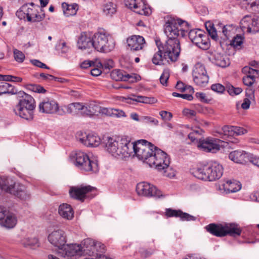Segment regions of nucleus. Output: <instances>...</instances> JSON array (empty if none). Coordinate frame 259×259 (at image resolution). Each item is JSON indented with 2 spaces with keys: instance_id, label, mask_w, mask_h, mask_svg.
<instances>
[{
  "instance_id": "18",
  "label": "nucleus",
  "mask_w": 259,
  "mask_h": 259,
  "mask_svg": "<svg viewBox=\"0 0 259 259\" xmlns=\"http://www.w3.org/2000/svg\"><path fill=\"white\" fill-rule=\"evenodd\" d=\"M95 189L91 186L73 187L70 188L69 194L72 198L83 202L85 198L90 197L89 193Z\"/></svg>"
},
{
  "instance_id": "46",
  "label": "nucleus",
  "mask_w": 259,
  "mask_h": 259,
  "mask_svg": "<svg viewBox=\"0 0 259 259\" xmlns=\"http://www.w3.org/2000/svg\"><path fill=\"white\" fill-rule=\"evenodd\" d=\"M56 50L62 54H66L68 52L69 47L67 46L64 41H59L56 46Z\"/></svg>"
},
{
  "instance_id": "11",
  "label": "nucleus",
  "mask_w": 259,
  "mask_h": 259,
  "mask_svg": "<svg viewBox=\"0 0 259 259\" xmlns=\"http://www.w3.org/2000/svg\"><path fill=\"white\" fill-rule=\"evenodd\" d=\"M136 191L139 195L153 197L156 198H163L164 195L155 186L145 182L137 185Z\"/></svg>"
},
{
  "instance_id": "1",
  "label": "nucleus",
  "mask_w": 259,
  "mask_h": 259,
  "mask_svg": "<svg viewBox=\"0 0 259 259\" xmlns=\"http://www.w3.org/2000/svg\"><path fill=\"white\" fill-rule=\"evenodd\" d=\"M133 153L140 160H143L150 167L154 166L158 170L167 169L170 163L169 158L166 153L145 140L133 143L132 154ZM164 175L171 177L166 173V170L164 171Z\"/></svg>"
},
{
  "instance_id": "4",
  "label": "nucleus",
  "mask_w": 259,
  "mask_h": 259,
  "mask_svg": "<svg viewBox=\"0 0 259 259\" xmlns=\"http://www.w3.org/2000/svg\"><path fill=\"white\" fill-rule=\"evenodd\" d=\"M70 158L74 162V165L81 170L96 172L99 170V166L96 160L89 158L88 155L81 151L73 152Z\"/></svg>"
},
{
  "instance_id": "47",
  "label": "nucleus",
  "mask_w": 259,
  "mask_h": 259,
  "mask_svg": "<svg viewBox=\"0 0 259 259\" xmlns=\"http://www.w3.org/2000/svg\"><path fill=\"white\" fill-rule=\"evenodd\" d=\"M233 126H224L220 131L218 132L220 135H223L228 137L234 136Z\"/></svg>"
},
{
  "instance_id": "44",
  "label": "nucleus",
  "mask_w": 259,
  "mask_h": 259,
  "mask_svg": "<svg viewBox=\"0 0 259 259\" xmlns=\"http://www.w3.org/2000/svg\"><path fill=\"white\" fill-rule=\"evenodd\" d=\"M103 12L106 15L112 16L116 12V6L112 3H107L104 6Z\"/></svg>"
},
{
  "instance_id": "6",
  "label": "nucleus",
  "mask_w": 259,
  "mask_h": 259,
  "mask_svg": "<svg viewBox=\"0 0 259 259\" xmlns=\"http://www.w3.org/2000/svg\"><path fill=\"white\" fill-rule=\"evenodd\" d=\"M93 48L102 53H108L112 51L115 42L110 34L105 30L101 29L93 36Z\"/></svg>"
},
{
  "instance_id": "48",
  "label": "nucleus",
  "mask_w": 259,
  "mask_h": 259,
  "mask_svg": "<svg viewBox=\"0 0 259 259\" xmlns=\"http://www.w3.org/2000/svg\"><path fill=\"white\" fill-rule=\"evenodd\" d=\"M140 121L149 124L151 125H157L158 124V121L155 118L150 116H143L140 117Z\"/></svg>"
},
{
  "instance_id": "7",
  "label": "nucleus",
  "mask_w": 259,
  "mask_h": 259,
  "mask_svg": "<svg viewBox=\"0 0 259 259\" xmlns=\"http://www.w3.org/2000/svg\"><path fill=\"white\" fill-rule=\"evenodd\" d=\"M205 229L210 234L217 237H222L229 235L232 236L240 235L241 230L238 225L233 223L210 224Z\"/></svg>"
},
{
  "instance_id": "64",
  "label": "nucleus",
  "mask_w": 259,
  "mask_h": 259,
  "mask_svg": "<svg viewBox=\"0 0 259 259\" xmlns=\"http://www.w3.org/2000/svg\"><path fill=\"white\" fill-rule=\"evenodd\" d=\"M32 64L34 66L38 67L41 68L49 69V68L44 63L40 62L38 60H32L31 61Z\"/></svg>"
},
{
  "instance_id": "9",
  "label": "nucleus",
  "mask_w": 259,
  "mask_h": 259,
  "mask_svg": "<svg viewBox=\"0 0 259 259\" xmlns=\"http://www.w3.org/2000/svg\"><path fill=\"white\" fill-rule=\"evenodd\" d=\"M16 15L21 20L26 19L30 22L42 21L45 15L42 12H38L35 8H31L28 5H23L16 13Z\"/></svg>"
},
{
  "instance_id": "42",
  "label": "nucleus",
  "mask_w": 259,
  "mask_h": 259,
  "mask_svg": "<svg viewBox=\"0 0 259 259\" xmlns=\"http://www.w3.org/2000/svg\"><path fill=\"white\" fill-rule=\"evenodd\" d=\"M93 66L96 67L91 70V74L95 76L100 75L102 72V69H103L102 62L99 59H96Z\"/></svg>"
},
{
  "instance_id": "53",
  "label": "nucleus",
  "mask_w": 259,
  "mask_h": 259,
  "mask_svg": "<svg viewBox=\"0 0 259 259\" xmlns=\"http://www.w3.org/2000/svg\"><path fill=\"white\" fill-rule=\"evenodd\" d=\"M228 93L231 95H237L241 93L242 90L240 88H235L232 85H229L227 87Z\"/></svg>"
},
{
  "instance_id": "37",
  "label": "nucleus",
  "mask_w": 259,
  "mask_h": 259,
  "mask_svg": "<svg viewBox=\"0 0 259 259\" xmlns=\"http://www.w3.org/2000/svg\"><path fill=\"white\" fill-rule=\"evenodd\" d=\"M62 7L64 14L66 17L75 15L78 8V5L76 4L68 5L65 3L62 4Z\"/></svg>"
},
{
  "instance_id": "41",
  "label": "nucleus",
  "mask_w": 259,
  "mask_h": 259,
  "mask_svg": "<svg viewBox=\"0 0 259 259\" xmlns=\"http://www.w3.org/2000/svg\"><path fill=\"white\" fill-rule=\"evenodd\" d=\"M235 31V26L233 25H227L223 26L222 28V33L224 35V39H229Z\"/></svg>"
},
{
  "instance_id": "23",
  "label": "nucleus",
  "mask_w": 259,
  "mask_h": 259,
  "mask_svg": "<svg viewBox=\"0 0 259 259\" xmlns=\"http://www.w3.org/2000/svg\"><path fill=\"white\" fill-rule=\"evenodd\" d=\"M78 140L87 147H97L101 143L100 138L93 134L82 135V137L78 138Z\"/></svg>"
},
{
  "instance_id": "56",
  "label": "nucleus",
  "mask_w": 259,
  "mask_h": 259,
  "mask_svg": "<svg viewBox=\"0 0 259 259\" xmlns=\"http://www.w3.org/2000/svg\"><path fill=\"white\" fill-rule=\"evenodd\" d=\"M159 115L161 118L164 121H170L172 117V113L166 111H160Z\"/></svg>"
},
{
  "instance_id": "14",
  "label": "nucleus",
  "mask_w": 259,
  "mask_h": 259,
  "mask_svg": "<svg viewBox=\"0 0 259 259\" xmlns=\"http://www.w3.org/2000/svg\"><path fill=\"white\" fill-rule=\"evenodd\" d=\"M192 75L194 81L201 87L205 86L208 82L209 77L203 64L200 63H196L194 66Z\"/></svg>"
},
{
  "instance_id": "12",
  "label": "nucleus",
  "mask_w": 259,
  "mask_h": 259,
  "mask_svg": "<svg viewBox=\"0 0 259 259\" xmlns=\"http://www.w3.org/2000/svg\"><path fill=\"white\" fill-rule=\"evenodd\" d=\"M58 254L68 259L85 254L84 245L76 244H65L63 247L58 250Z\"/></svg>"
},
{
  "instance_id": "33",
  "label": "nucleus",
  "mask_w": 259,
  "mask_h": 259,
  "mask_svg": "<svg viewBox=\"0 0 259 259\" xmlns=\"http://www.w3.org/2000/svg\"><path fill=\"white\" fill-rule=\"evenodd\" d=\"M111 77L116 81H128L132 77V75L126 73L123 70L115 69L110 74Z\"/></svg>"
},
{
  "instance_id": "24",
  "label": "nucleus",
  "mask_w": 259,
  "mask_h": 259,
  "mask_svg": "<svg viewBox=\"0 0 259 259\" xmlns=\"http://www.w3.org/2000/svg\"><path fill=\"white\" fill-rule=\"evenodd\" d=\"M128 47L133 51H139L143 48L145 41L143 37L133 35L127 39Z\"/></svg>"
},
{
  "instance_id": "8",
  "label": "nucleus",
  "mask_w": 259,
  "mask_h": 259,
  "mask_svg": "<svg viewBox=\"0 0 259 259\" xmlns=\"http://www.w3.org/2000/svg\"><path fill=\"white\" fill-rule=\"evenodd\" d=\"M158 50L162 51L164 58L167 57L171 62H175L180 55L181 48L178 38H168L164 44H161L159 41L156 40Z\"/></svg>"
},
{
  "instance_id": "13",
  "label": "nucleus",
  "mask_w": 259,
  "mask_h": 259,
  "mask_svg": "<svg viewBox=\"0 0 259 259\" xmlns=\"http://www.w3.org/2000/svg\"><path fill=\"white\" fill-rule=\"evenodd\" d=\"M39 111L40 112L46 114L57 113L63 115L65 111L63 109H60L58 103L53 99H45L39 103Z\"/></svg>"
},
{
  "instance_id": "30",
  "label": "nucleus",
  "mask_w": 259,
  "mask_h": 259,
  "mask_svg": "<svg viewBox=\"0 0 259 259\" xmlns=\"http://www.w3.org/2000/svg\"><path fill=\"white\" fill-rule=\"evenodd\" d=\"M93 37L88 36L84 33H81L77 41V47L80 50H85L93 48Z\"/></svg>"
},
{
  "instance_id": "32",
  "label": "nucleus",
  "mask_w": 259,
  "mask_h": 259,
  "mask_svg": "<svg viewBox=\"0 0 259 259\" xmlns=\"http://www.w3.org/2000/svg\"><path fill=\"white\" fill-rule=\"evenodd\" d=\"M246 153L244 151L235 150L231 152L229 154V157L232 161L236 163H243L246 161Z\"/></svg>"
},
{
  "instance_id": "55",
  "label": "nucleus",
  "mask_w": 259,
  "mask_h": 259,
  "mask_svg": "<svg viewBox=\"0 0 259 259\" xmlns=\"http://www.w3.org/2000/svg\"><path fill=\"white\" fill-rule=\"evenodd\" d=\"M241 2H244L243 4L244 5H250L251 8L252 10L255 12H259V1L258 2H254L252 3H250L248 2V0H241Z\"/></svg>"
},
{
  "instance_id": "58",
  "label": "nucleus",
  "mask_w": 259,
  "mask_h": 259,
  "mask_svg": "<svg viewBox=\"0 0 259 259\" xmlns=\"http://www.w3.org/2000/svg\"><path fill=\"white\" fill-rule=\"evenodd\" d=\"M255 77H252L251 76H247L243 78V82L244 84L247 86H251L254 81Z\"/></svg>"
},
{
  "instance_id": "28",
  "label": "nucleus",
  "mask_w": 259,
  "mask_h": 259,
  "mask_svg": "<svg viewBox=\"0 0 259 259\" xmlns=\"http://www.w3.org/2000/svg\"><path fill=\"white\" fill-rule=\"evenodd\" d=\"M222 188L227 193H234L239 191L241 188V184L235 180H228L221 185Z\"/></svg>"
},
{
  "instance_id": "35",
  "label": "nucleus",
  "mask_w": 259,
  "mask_h": 259,
  "mask_svg": "<svg viewBox=\"0 0 259 259\" xmlns=\"http://www.w3.org/2000/svg\"><path fill=\"white\" fill-rule=\"evenodd\" d=\"M200 35L199 37L195 39V41L193 42L198 47L205 50L208 49L210 46V43L209 41V38L205 33L203 32V34Z\"/></svg>"
},
{
  "instance_id": "43",
  "label": "nucleus",
  "mask_w": 259,
  "mask_h": 259,
  "mask_svg": "<svg viewBox=\"0 0 259 259\" xmlns=\"http://www.w3.org/2000/svg\"><path fill=\"white\" fill-rule=\"evenodd\" d=\"M133 100L137 102L145 104H153L157 102V100L153 97H148L145 96H137L133 99Z\"/></svg>"
},
{
  "instance_id": "40",
  "label": "nucleus",
  "mask_w": 259,
  "mask_h": 259,
  "mask_svg": "<svg viewBox=\"0 0 259 259\" xmlns=\"http://www.w3.org/2000/svg\"><path fill=\"white\" fill-rule=\"evenodd\" d=\"M162 51H160L158 50V51L154 55L152 58V61L153 64L160 65L164 64L165 61L168 62V60H167L168 58L167 57L164 58V54L162 56Z\"/></svg>"
},
{
  "instance_id": "49",
  "label": "nucleus",
  "mask_w": 259,
  "mask_h": 259,
  "mask_svg": "<svg viewBox=\"0 0 259 259\" xmlns=\"http://www.w3.org/2000/svg\"><path fill=\"white\" fill-rule=\"evenodd\" d=\"M202 34H203V31L200 29H192L189 32V37L193 43L197 38L202 35Z\"/></svg>"
},
{
  "instance_id": "3",
  "label": "nucleus",
  "mask_w": 259,
  "mask_h": 259,
  "mask_svg": "<svg viewBox=\"0 0 259 259\" xmlns=\"http://www.w3.org/2000/svg\"><path fill=\"white\" fill-rule=\"evenodd\" d=\"M189 30V24L185 21L169 17L164 25V33L168 38H178L179 35L184 36Z\"/></svg>"
},
{
  "instance_id": "2",
  "label": "nucleus",
  "mask_w": 259,
  "mask_h": 259,
  "mask_svg": "<svg viewBox=\"0 0 259 259\" xmlns=\"http://www.w3.org/2000/svg\"><path fill=\"white\" fill-rule=\"evenodd\" d=\"M18 93L21 99L14 109L15 114L26 120L32 119L35 107L34 99L31 96L24 92L20 91Z\"/></svg>"
},
{
  "instance_id": "10",
  "label": "nucleus",
  "mask_w": 259,
  "mask_h": 259,
  "mask_svg": "<svg viewBox=\"0 0 259 259\" xmlns=\"http://www.w3.org/2000/svg\"><path fill=\"white\" fill-rule=\"evenodd\" d=\"M82 245H84L85 254L95 256L99 259V256H105L103 254L105 251V245L101 242H95L91 238H87L82 241Z\"/></svg>"
},
{
  "instance_id": "22",
  "label": "nucleus",
  "mask_w": 259,
  "mask_h": 259,
  "mask_svg": "<svg viewBox=\"0 0 259 259\" xmlns=\"http://www.w3.org/2000/svg\"><path fill=\"white\" fill-rule=\"evenodd\" d=\"M207 166V181H215L221 178L223 174V167L220 163L216 161H211Z\"/></svg>"
},
{
  "instance_id": "29",
  "label": "nucleus",
  "mask_w": 259,
  "mask_h": 259,
  "mask_svg": "<svg viewBox=\"0 0 259 259\" xmlns=\"http://www.w3.org/2000/svg\"><path fill=\"white\" fill-rule=\"evenodd\" d=\"M59 213L63 218L70 220L74 217V211L71 206L66 203L60 205L58 210Z\"/></svg>"
},
{
  "instance_id": "57",
  "label": "nucleus",
  "mask_w": 259,
  "mask_h": 259,
  "mask_svg": "<svg viewBox=\"0 0 259 259\" xmlns=\"http://www.w3.org/2000/svg\"><path fill=\"white\" fill-rule=\"evenodd\" d=\"M211 89L212 91L219 93H223L225 90V87L220 83L212 84L211 87Z\"/></svg>"
},
{
  "instance_id": "60",
  "label": "nucleus",
  "mask_w": 259,
  "mask_h": 259,
  "mask_svg": "<svg viewBox=\"0 0 259 259\" xmlns=\"http://www.w3.org/2000/svg\"><path fill=\"white\" fill-rule=\"evenodd\" d=\"M112 116L116 117H125L126 115L125 112L120 109L113 108L112 109Z\"/></svg>"
},
{
  "instance_id": "52",
  "label": "nucleus",
  "mask_w": 259,
  "mask_h": 259,
  "mask_svg": "<svg viewBox=\"0 0 259 259\" xmlns=\"http://www.w3.org/2000/svg\"><path fill=\"white\" fill-rule=\"evenodd\" d=\"M243 43V38L241 35H237L234 37L231 41V45L236 48H240Z\"/></svg>"
},
{
  "instance_id": "36",
  "label": "nucleus",
  "mask_w": 259,
  "mask_h": 259,
  "mask_svg": "<svg viewBox=\"0 0 259 259\" xmlns=\"http://www.w3.org/2000/svg\"><path fill=\"white\" fill-rule=\"evenodd\" d=\"M83 107V103H82L76 102L69 104L64 107V109L66 110L65 113L75 114L78 112H80L82 114Z\"/></svg>"
},
{
  "instance_id": "63",
  "label": "nucleus",
  "mask_w": 259,
  "mask_h": 259,
  "mask_svg": "<svg viewBox=\"0 0 259 259\" xmlns=\"http://www.w3.org/2000/svg\"><path fill=\"white\" fill-rule=\"evenodd\" d=\"M183 113L184 115L189 117H193L196 115V112L195 111L188 108H185L183 110Z\"/></svg>"
},
{
  "instance_id": "16",
  "label": "nucleus",
  "mask_w": 259,
  "mask_h": 259,
  "mask_svg": "<svg viewBox=\"0 0 259 259\" xmlns=\"http://www.w3.org/2000/svg\"><path fill=\"white\" fill-rule=\"evenodd\" d=\"M124 4L126 7L137 14L148 16L151 13V10L143 0H124Z\"/></svg>"
},
{
  "instance_id": "45",
  "label": "nucleus",
  "mask_w": 259,
  "mask_h": 259,
  "mask_svg": "<svg viewBox=\"0 0 259 259\" xmlns=\"http://www.w3.org/2000/svg\"><path fill=\"white\" fill-rule=\"evenodd\" d=\"M242 72L247 76L257 77L258 76V70L256 69L251 68L250 66H245L242 69Z\"/></svg>"
},
{
  "instance_id": "19",
  "label": "nucleus",
  "mask_w": 259,
  "mask_h": 259,
  "mask_svg": "<svg viewBox=\"0 0 259 259\" xmlns=\"http://www.w3.org/2000/svg\"><path fill=\"white\" fill-rule=\"evenodd\" d=\"M241 27L247 29V31L255 33L259 31V17L254 16L251 17L245 16L240 22Z\"/></svg>"
},
{
  "instance_id": "50",
  "label": "nucleus",
  "mask_w": 259,
  "mask_h": 259,
  "mask_svg": "<svg viewBox=\"0 0 259 259\" xmlns=\"http://www.w3.org/2000/svg\"><path fill=\"white\" fill-rule=\"evenodd\" d=\"M169 77V70L168 69H164L160 77V82L163 85H167V81Z\"/></svg>"
},
{
  "instance_id": "61",
  "label": "nucleus",
  "mask_w": 259,
  "mask_h": 259,
  "mask_svg": "<svg viewBox=\"0 0 259 259\" xmlns=\"http://www.w3.org/2000/svg\"><path fill=\"white\" fill-rule=\"evenodd\" d=\"M103 68L110 69L114 67V62L112 60L108 59L104 60L102 62Z\"/></svg>"
},
{
  "instance_id": "39",
  "label": "nucleus",
  "mask_w": 259,
  "mask_h": 259,
  "mask_svg": "<svg viewBox=\"0 0 259 259\" xmlns=\"http://www.w3.org/2000/svg\"><path fill=\"white\" fill-rule=\"evenodd\" d=\"M21 243L24 246L31 248L38 247L39 245L38 240L36 237L25 238L22 240Z\"/></svg>"
},
{
  "instance_id": "62",
  "label": "nucleus",
  "mask_w": 259,
  "mask_h": 259,
  "mask_svg": "<svg viewBox=\"0 0 259 259\" xmlns=\"http://www.w3.org/2000/svg\"><path fill=\"white\" fill-rule=\"evenodd\" d=\"M112 109L113 108L101 107L100 106L99 113H101L102 114H104L107 116H112L113 113Z\"/></svg>"
},
{
  "instance_id": "26",
  "label": "nucleus",
  "mask_w": 259,
  "mask_h": 259,
  "mask_svg": "<svg viewBox=\"0 0 259 259\" xmlns=\"http://www.w3.org/2000/svg\"><path fill=\"white\" fill-rule=\"evenodd\" d=\"M82 115L89 117L98 115L100 112V106L94 102L83 103Z\"/></svg>"
},
{
  "instance_id": "15",
  "label": "nucleus",
  "mask_w": 259,
  "mask_h": 259,
  "mask_svg": "<svg viewBox=\"0 0 259 259\" xmlns=\"http://www.w3.org/2000/svg\"><path fill=\"white\" fill-rule=\"evenodd\" d=\"M117 149L118 158L129 157L132 154L133 142H131L128 138L122 137L120 138Z\"/></svg>"
},
{
  "instance_id": "5",
  "label": "nucleus",
  "mask_w": 259,
  "mask_h": 259,
  "mask_svg": "<svg viewBox=\"0 0 259 259\" xmlns=\"http://www.w3.org/2000/svg\"><path fill=\"white\" fill-rule=\"evenodd\" d=\"M3 190L22 200H26L30 198V192L25 185L12 182L10 183L8 179L0 177V194Z\"/></svg>"
},
{
  "instance_id": "38",
  "label": "nucleus",
  "mask_w": 259,
  "mask_h": 259,
  "mask_svg": "<svg viewBox=\"0 0 259 259\" xmlns=\"http://www.w3.org/2000/svg\"><path fill=\"white\" fill-rule=\"evenodd\" d=\"M18 91L11 84L6 82H0V96L3 94H16Z\"/></svg>"
},
{
  "instance_id": "34",
  "label": "nucleus",
  "mask_w": 259,
  "mask_h": 259,
  "mask_svg": "<svg viewBox=\"0 0 259 259\" xmlns=\"http://www.w3.org/2000/svg\"><path fill=\"white\" fill-rule=\"evenodd\" d=\"M17 219L15 215L8 212L2 221H0V224L7 228H12L17 224Z\"/></svg>"
},
{
  "instance_id": "27",
  "label": "nucleus",
  "mask_w": 259,
  "mask_h": 259,
  "mask_svg": "<svg viewBox=\"0 0 259 259\" xmlns=\"http://www.w3.org/2000/svg\"><path fill=\"white\" fill-rule=\"evenodd\" d=\"M165 214L168 217H180L182 221H195L196 218L180 210H174L170 208L166 209Z\"/></svg>"
},
{
  "instance_id": "31",
  "label": "nucleus",
  "mask_w": 259,
  "mask_h": 259,
  "mask_svg": "<svg viewBox=\"0 0 259 259\" xmlns=\"http://www.w3.org/2000/svg\"><path fill=\"white\" fill-rule=\"evenodd\" d=\"M191 173L196 178L207 181L208 179V166L203 165L200 167L193 168L192 170Z\"/></svg>"
},
{
  "instance_id": "54",
  "label": "nucleus",
  "mask_w": 259,
  "mask_h": 259,
  "mask_svg": "<svg viewBox=\"0 0 259 259\" xmlns=\"http://www.w3.org/2000/svg\"><path fill=\"white\" fill-rule=\"evenodd\" d=\"M29 89L30 90L38 93H44L46 92L42 86L38 84H30Z\"/></svg>"
},
{
  "instance_id": "59",
  "label": "nucleus",
  "mask_w": 259,
  "mask_h": 259,
  "mask_svg": "<svg viewBox=\"0 0 259 259\" xmlns=\"http://www.w3.org/2000/svg\"><path fill=\"white\" fill-rule=\"evenodd\" d=\"M234 136L242 135L247 133V131L243 127L233 126Z\"/></svg>"
},
{
  "instance_id": "25",
  "label": "nucleus",
  "mask_w": 259,
  "mask_h": 259,
  "mask_svg": "<svg viewBox=\"0 0 259 259\" xmlns=\"http://www.w3.org/2000/svg\"><path fill=\"white\" fill-rule=\"evenodd\" d=\"M209 59L212 63L222 68L229 66L230 63L229 59L226 55L218 52L213 53Z\"/></svg>"
},
{
  "instance_id": "17",
  "label": "nucleus",
  "mask_w": 259,
  "mask_h": 259,
  "mask_svg": "<svg viewBox=\"0 0 259 259\" xmlns=\"http://www.w3.org/2000/svg\"><path fill=\"white\" fill-rule=\"evenodd\" d=\"M48 240L54 246L60 250L67 242L66 235L65 232L58 229L52 232L48 235Z\"/></svg>"
},
{
  "instance_id": "20",
  "label": "nucleus",
  "mask_w": 259,
  "mask_h": 259,
  "mask_svg": "<svg viewBox=\"0 0 259 259\" xmlns=\"http://www.w3.org/2000/svg\"><path fill=\"white\" fill-rule=\"evenodd\" d=\"M220 140L212 138H208L200 141L198 147L207 152L216 153L220 150Z\"/></svg>"
},
{
  "instance_id": "51",
  "label": "nucleus",
  "mask_w": 259,
  "mask_h": 259,
  "mask_svg": "<svg viewBox=\"0 0 259 259\" xmlns=\"http://www.w3.org/2000/svg\"><path fill=\"white\" fill-rule=\"evenodd\" d=\"M13 52L15 60L19 63L23 62L25 58L24 54L21 51L17 49H14Z\"/></svg>"
},
{
  "instance_id": "21",
  "label": "nucleus",
  "mask_w": 259,
  "mask_h": 259,
  "mask_svg": "<svg viewBox=\"0 0 259 259\" xmlns=\"http://www.w3.org/2000/svg\"><path fill=\"white\" fill-rule=\"evenodd\" d=\"M120 138H114L109 137H105L103 138L102 144L105 150L114 157H117V149Z\"/></svg>"
}]
</instances>
